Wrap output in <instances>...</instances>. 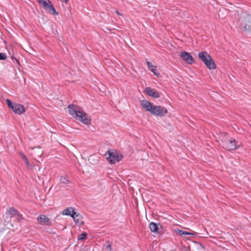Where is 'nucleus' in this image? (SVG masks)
<instances>
[{
  "instance_id": "obj_1",
  "label": "nucleus",
  "mask_w": 251,
  "mask_h": 251,
  "mask_svg": "<svg viewBox=\"0 0 251 251\" xmlns=\"http://www.w3.org/2000/svg\"><path fill=\"white\" fill-rule=\"evenodd\" d=\"M140 105L146 111L150 112L151 114L160 117L164 116L168 112L167 109L160 105H154L148 100H142Z\"/></svg>"
},
{
  "instance_id": "obj_2",
  "label": "nucleus",
  "mask_w": 251,
  "mask_h": 251,
  "mask_svg": "<svg viewBox=\"0 0 251 251\" xmlns=\"http://www.w3.org/2000/svg\"><path fill=\"white\" fill-rule=\"evenodd\" d=\"M221 142L220 144L222 147L228 151L237 149L238 146L236 145L235 139L229 137L226 133H222L220 136Z\"/></svg>"
},
{
  "instance_id": "obj_3",
  "label": "nucleus",
  "mask_w": 251,
  "mask_h": 251,
  "mask_svg": "<svg viewBox=\"0 0 251 251\" xmlns=\"http://www.w3.org/2000/svg\"><path fill=\"white\" fill-rule=\"evenodd\" d=\"M239 25L243 30L251 35V15H247L241 17L238 20Z\"/></svg>"
},
{
  "instance_id": "obj_4",
  "label": "nucleus",
  "mask_w": 251,
  "mask_h": 251,
  "mask_svg": "<svg viewBox=\"0 0 251 251\" xmlns=\"http://www.w3.org/2000/svg\"><path fill=\"white\" fill-rule=\"evenodd\" d=\"M199 58L204 62L206 66L210 70L215 69L216 65L211 56L206 51H202L198 54Z\"/></svg>"
},
{
  "instance_id": "obj_5",
  "label": "nucleus",
  "mask_w": 251,
  "mask_h": 251,
  "mask_svg": "<svg viewBox=\"0 0 251 251\" xmlns=\"http://www.w3.org/2000/svg\"><path fill=\"white\" fill-rule=\"evenodd\" d=\"M108 155L106 157L107 161L111 164H114L119 162L123 158V156L119 154L116 151L113 150H109L107 151L105 155Z\"/></svg>"
},
{
  "instance_id": "obj_6",
  "label": "nucleus",
  "mask_w": 251,
  "mask_h": 251,
  "mask_svg": "<svg viewBox=\"0 0 251 251\" xmlns=\"http://www.w3.org/2000/svg\"><path fill=\"white\" fill-rule=\"evenodd\" d=\"M6 101L8 107L15 114L21 115L25 112V109L22 104L18 103H13L9 99H6Z\"/></svg>"
},
{
  "instance_id": "obj_7",
  "label": "nucleus",
  "mask_w": 251,
  "mask_h": 251,
  "mask_svg": "<svg viewBox=\"0 0 251 251\" xmlns=\"http://www.w3.org/2000/svg\"><path fill=\"white\" fill-rule=\"evenodd\" d=\"M76 120L81 122L83 124L85 125H89L90 124L91 120L88 117V115L84 112L82 109L76 116H75Z\"/></svg>"
},
{
  "instance_id": "obj_8",
  "label": "nucleus",
  "mask_w": 251,
  "mask_h": 251,
  "mask_svg": "<svg viewBox=\"0 0 251 251\" xmlns=\"http://www.w3.org/2000/svg\"><path fill=\"white\" fill-rule=\"evenodd\" d=\"M179 56L183 61L187 62L188 64L191 65L194 63V59L189 52L182 51L180 52Z\"/></svg>"
},
{
  "instance_id": "obj_9",
  "label": "nucleus",
  "mask_w": 251,
  "mask_h": 251,
  "mask_svg": "<svg viewBox=\"0 0 251 251\" xmlns=\"http://www.w3.org/2000/svg\"><path fill=\"white\" fill-rule=\"evenodd\" d=\"M38 223L42 226H50L52 223L50 219L45 215H40L37 218Z\"/></svg>"
},
{
  "instance_id": "obj_10",
  "label": "nucleus",
  "mask_w": 251,
  "mask_h": 251,
  "mask_svg": "<svg viewBox=\"0 0 251 251\" xmlns=\"http://www.w3.org/2000/svg\"><path fill=\"white\" fill-rule=\"evenodd\" d=\"M69 113L70 115L75 116H76L78 114V112L81 110V108L76 105L74 104H69L68 107Z\"/></svg>"
},
{
  "instance_id": "obj_11",
  "label": "nucleus",
  "mask_w": 251,
  "mask_h": 251,
  "mask_svg": "<svg viewBox=\"0 0 251 251\" xmlns=\"http://www.w3.org/2000/svg\"><path fill=\"white\" fill-rule=\"evenodd\" d=\"M146 93L150 96L156 99L158 98L160 96V93L151 87H146L145 90Z\"/></svg>"
},
{
  "instance_id": "obj_12",
  "label": "nucleus",
  "mask_w": 251,
  "mask_h": 251,
  "mask_svg": "<svg viewBox=\"0 0 251 251\" xmlns=\"http://www.w3.org/2000/svg\"><path fill=\"white\" fill-rule=\"evenodd\" d=\"M8 214L10 215V217L12 218L16 215L18 216V220L20 221L22 219V216L19 213V212L14 208L10 207L8 211Z\"/></svg>"
},
{
  "instance_id": "obj_13",
  "label": "nucleus",
  "mask_w": 251,
  "mask_h": 251,
  "mask_svg": "<svg viewBox=\"0 0 251 251\" xmlns=\"http://www.w3.org/2000/svg\"><path fill=\"white\" fill-rule=\"evenodd\" d=\"M39 4L45 10H47L51 2L50 0H37Z\"/></svg>"
},
{
  "instance_id": "obj_14",
  "label": "nucleus",
  "mask_w": 251,
  "mask_h": 251,
  "mask_svg": "<svg viewBox=\"0 0 251 251\" xmlns=\"http://www.w3.org/2000/svg\"><path fill=\"white\" fill-rule=\"evenodd\" d=\"M147 64L148 65V67L150 71H151L154 75H156L157 76H160V74L157 72V70L156 69V67L154 65H153L151 62L147 61Z\"/></svg>"
},
{
  "instance_id": "obj_15",
  "label": "nucleus",
  "mask_w": 251,
  "mask_h": 251,
  "mask_svg": "<svg viewBox=\"0 0 251 251\" xmlns=\"http://www.w3.org/2000/svg\"><path fill=\"white\" fill-rule=\"evenodd\" d=\"M161 226L160 224H157L154 222H151L149 224V227L151 230L153 232H158V226Z\"/></svg>"
},
{
  "instance_id": "obj_16",
  "label": "nucleus",
  "mask_w": 251,
  "mask_h": 251,
  "mask_svg": "<svg viewBox=\"0 0 251 251\" xmlns=\"http://www.w3.org/2000/svg\"><path fill=\"white\" fill-rule=\"evenodd\" d=\"M99 160V157L95 154L90 155L88 159L89 163L93 165L97 164Z\"/></svg>"
},
{
  "instance_id": "obj_17",
  "label": "nucleus",
  "mask_w": 251,
  "mask_h": 251,
  "mask_svg": "<svg viewBox=\"0 0 251 251\" xmlns=\"http://www.w3.org/2000/svg\"><path fill=\"white\" fill-rule=\"evenodd\" d=\"M19 155L21 156V157L25 161L27 168L30 169L31 168V165L29 163V162L27 157H26V156L23 152H21L19 153Z\"/></svg>"
},
{
  "instance_id": "obj_18",
  "label": "nucleus",
  "mask_w": 251,
  "mask_h": 251,
  "mask_svg": "<svg viewBox=\"0 0 251 251\" xmlns=\"http://www.w3.org/2000/svg\"><path fill=\"white\" fill-rule=\"evenodd\" d=\"M80 219H81V216L80 215H76V217H73V219L75 223L79 226L82 225L84 223L81 220L80 221Z\"/></svg>"
},
{
  "instance_id": "obj_19",
  "label": "nucleus",
  "mask_w": 251,
  "mask_h": 251,
  "mask_svg": "<svg viewBox=\"0 0 251 251\" xmlns=\"http://www.w3.org/2000/svg\"><path fill=\"white\" fill-rule=\"evenodd\" d=\"M47 10H48L50 12V13H52L54 15H58V13L56 11L52 3L50 4V5L49 6Z\"/></svg>"
},
{
  "instance_id": "obj_20",
  "label": "nucleus",
  "mask_w": 251,
  "mask_h": 251,
  "mask_svg": "<svg viewBox=\"0 0 251 251\" xmlns=\"http://www.w3.org/2000/svg\"><path fill=\"white\" fill-rule=\"evenodd\" d=\"M72 211H73V208L72 207L67 208L62 211V214L63 215L70 216L71 213H72Z\"/></svg>"
},
{
  "instance_id": "obj_21",
  "label": "nucleus",
  "mask_w": 251,
  "mask_h": 251,
  "mask_svg": "<svg viewBox=\"0 0 251 251\" xmlns=\"http://www.w3.org/2000/svg\"><path fill=\"white\" fill-rule=\"evenodd\" d=\"M177 233L180 236H182L183 235H194V233L188 232L187 231H184L182 230H178Z\"/></svg>"
},
{
  "instance_id": "obj_22",
  "label": "nucleus",
  "mask_w": 251,
  "mask_h": 251,
  "mask_svg": "<svg viewBox=\"0 0 251 251\" xmlns=\"http://www.w3.org/2000/svg\"><path fill=\"white\" fill-rule=\"evenodd\" d=\"M87 236V233L85 232L82 233L81 234H79L77 236L78 240H82L85 238Z\"/></svg>"
},
{
  "instance_id": "obj_23",
  "label": "nucleus",
  "mask_w": 251,
  "mask_h": 251,
  "mask_svg": "<svg viewBox=\"0 0 251 251\" xmlns=\"http://www.w3.org/2000/svg\"><path fill=\"white\" fill-rule=\"evenodd\" d=\"M60 180L62 183H67L69 182L68 178L67 176H62L61 177Z\"/></svg>"
},
{
  "instance_id": "obj_24",
  "label": "nucleus",
  "mask_w": 251,
  "mask_h": 251,
  "mask_svg": "<svg viewBox=\"0 0 251 251\" xmlns=\"http://www.w3.org/2000/svg\"><path fill=\"white\" fill-rule=\"evenodd\" d=\"M7 56L5 53L0 52V60H5Z\"/></svg>"
},
{
  "instance_id": "obj_25",
  "label": "nucleus",
  "mask_w": 251,
  "mask_h": 251,
  "mask_svg": "<svg viewBox=\"0 0 251 251\" xmlns=\"http://www.w3.org/2000/svg\"><path fill=\"white\" fill-rule=\"evenodd\" d=\"M76 215H79V214H77L76 212H75L74 209H73V211L72 212V213H71L70 216L73 218V217H76Z\"/></svg>"
},
{
  "instance_id": "obj_26",
  "label": "nucleus",
  "mask_w": 251,
  "mask_h": 251,
  "mask_svg": "<svg viewBox=\"0 0 251 251\" xmlns=\"http://www.w3.org/2000/svg\"><path fill=\"white\" fill-rule=\"evenodd\" d=\"M11 58H12V59H15L16 60V61L17 62V63L18 64H20V63H19V61L18 59H16V58L13 57V56H12Z\"/></svg>"
},
{
  "instance_id": "obj_27",
  "label": "nucleus",
  "mask_w": 251,
  "mask_h": 251,
  "mask_svg": "<svg viewBox=\"0 0 251 251\" xmlns=\"http://www.w3.org/2000/svg\"><path fill=\"white\" fill-rule=\"evenodd\" d=\"M106 249L109 251H111V245L109 244L108 245L107 247H106Z\"/></svg>"
},
{
  "instance_id": "obj_28",
  "label": "nucleus",
  "mask_w": 251,
  "mask_h": 251,
  "mask_svg": "<svg viewBox=\"0 0 251 251\" xmlns=\"http://www.w3.org/2000/svg\"><path fill=\"white\" fill-rule=\"evenodd\" d=\"M63 1H64L65 3H67L69 0H62Z\"/></svg>"
},
{
  "instance_id": "obj_29",
  "label": "nucleus",
  "mask_w": 251,
  "mask_h": 251,
  "mask_svg": "<svg viewBox=\"0 0 251 251\" xmlns=\"http://www.w3.org/2000/svg\"><path fill=\"white\" fill-rule=\"evenodd\" d=\"M116 13H117V14H118V15H120V13H119V12L118 11H116Z\"/></svg>"
},
{
  "instance_id": "obj_30",
  "label": "nucleus",
  "mask_w": 251,
  "mask_h": 251,
  "mask_svg": "<svg viewBox=\"0 0 251 251\" xmlns=\"http://www.w3.org/2000/svg\"><path fill=\"white\" fill-rule=\"evenodd\" d=\"M9 251H10V250Z\"/></svg>"
}]
</instances>
